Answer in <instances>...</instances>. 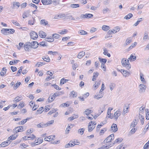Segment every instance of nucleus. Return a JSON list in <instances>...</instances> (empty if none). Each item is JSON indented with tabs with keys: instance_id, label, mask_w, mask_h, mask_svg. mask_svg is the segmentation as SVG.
Wrapping results in <instances>:
<instances>
[{
	"instance_id": "obj_9",
	"label": "nucleus",
	"mask_w": 149,
	"mask_h": 149,
	"mask_svg": "<svg viewBox=\"0 0 149 149\" xmlns=\"http://www.w3.org/2000/svg\"><path fill=\"white\" fill-rule=\"evenodd\" d=\"M119 70L122 73L123 76L125 77H128L131 74L130 72L121 69L120 70Z\"/></svg>"
},
{
	"instance_id": "obj_3",
	"label": "nucleus",
	"mask_w": 149,
	"mask_h": 149,
	"mask_svg": "<svg viewBox=\"0 0 149 149\" xmlns=\"http://www.w3.org/2000/svg\"><path fill=\"white\" fill-rule=\"evenodd\" d=\"M96 124V123L95 121H90L88 124V130L89 132L92 131L95 127Z\"/></svg>"
},
{
	"instance_id": "obj_6",
	"label": "nucleus",
	"mask_w": 149,
	"mask_h": 149,
	"mask_svg": "<svg viewBox=\"0 0 149 149\" xmlns=\"http://www.w3.org/2000/svg\"><path fill=\"white\" fill-rule=\"evenodd\" d=\"M30 36L31 38L34 40H36L38 37L37 33L33 31H32L30 33Z\"/></svg>"
},
{
	"instance_id": "obj_45",
	"label": "nucleus",
	"mask_w": 149,
	"mask_h": 149,
	"mask_svg": "<svg viewBox=\"0 0 149 149\" xmlns=\"http://www.w3.org/2000/svg\"><path fill=\"white\" fill-rule=\"evenodd\" d=\"M25 106V104L23 102H20L18 106L17 107L19 109H21Z\"/></svg>"
},
{
	"instance_id": "obj_49",
	"label": "nucleus",
	"mask_w": 149,
	"mask_h": 149,
	"mask_svg": "<svg viewBox=\"0 0 149 149\" xmlns=\"http://www.w3.org/2000/svg\"><path fill=\"white\" fill-rule=\"evenodd\" d=\"M12 22L15 25L18 26H20V24L19 23V22L17 21L13 20H11Z\"/></svg>"
},
{
	"instance_id": "obj_23",
	"label": "nucleus",
	"mask_w": 149,
	"mask_h": 149,
	"mask_svg": "<svg viewBox=\"0 0 149 149\" xmlns=\"http://www.w3.org/2000/svg\"><path fill=\"white\" fill-rule=\"evenodd\" d=\"M41 2L44 5L49 4L52 2L51 0H42Z\"/></svg>"
},
{
	"instance_id": "obj_56",
	"label": "nucleus",
	"mask_w": 149,
	"mask_h": 149,
	"mask_svg": "<svg viewBox=\"0 0 149 149\" xmlns=\"http://www.w3.org/2000/svg\"><path fill=\"white\" fill-rule=\"evenodd\" d=\"M133 16V15L132 14L130 13L127 15L125 16L124 17V18L126 19H130Z\"/></svg>"
},
{
	"instance_id": "obj_32",
	"label": "nucleus",
	"mask_w": 149,
	"mask_h": 149,
	"mask_svg": "<svg viewBox=\"0 0 149 149\" xmlns=\"http://www.w3.org/2000/svg\"><path fill=\"white\" fill-rule=\"evenodd\" d=\"M70 97H76L77 95V93L74 91H72L70 93Z\"/></svg>"
},
{
	"instance_id": "obj_10",
	"label": "nucleus",
	"mask_w": 149,
	"mask_h": 149,
	"mask_svg": "<svg viewBox=\"0 0 149 149\" xmlns=\"http://www.w3.org/2000/svg\"><path fill=\"white\" fill-rule=\"evenodd\" d=\"M93 16V15L91 14H81L80 17L81 19L89 18Z\"/></svg>"
},
{
	"instance_id": "obj_13",
	"label": "nucleus",
	"mask_w": 149,
	"mask_h": 149,
	"mask_svg": "<svg viewBox=\"0 0 149 149\" xmlns=\"http://www.w3.org/2000/svg\"><path fill=\"white\" fill-rule=\"evenodd\" d=\"M31 48L33 49H36L39 45V44L36 41H33L30 42Z\"/></svg>"
},
{
	"instance_id": "obj_28",
	"label": "nucleus",
	"mask_w": 149,
	"mask_h": 149,
	"mask_svg": "<svg viewBox=\"0 0 149 149\" xmlns=\"http://www.w3.org/2000/svg\"><path fill=\"white\" fill-rule=\"evenodd\" d=\"M111 146L109 143H107L106 144L100 148L101 149H108Z\"/></svg>"
},
{
	"instance_id": "obj_60",
	"label": "nucleus",
	"mask_w": 149,
	"mask_h": 149,
	"mask_svg": "<svg viewBox=\"0 0 149 149\" xmlns=\"http://www.w3.org/2000/svg\"><path fill=\"white\" fill-rule=\"evenodd\" d=\"M73 146V144L72 143L71 141H70L69 143L66 144L65 146V148H68Z\"/></svg>"
},
{
	"instance_id": "obj_26",
	"label": "nucleus",
	"mask_w": 149,
	"mask_h": 149,
	"mask_svg": "<svg viewBox=\"0 0 149 149\" xmlns=\"http://www.w3.org/2000/svg\"><path fill=\"white\" fill-rule=\"evenodd\" d=\"M118 128L116 124H113L111 126V130L114 132L118 130Z\"/></svg>"
},
{
	"instance_id": "obj_17",
	"label": "nucleus",
	"mask_w": 149,
	"mask_h": 149,
	"mask_svg": "<svg viewBox=\"0 0 149 149\" xmlns=\"http://www.w3.org/2000/svg\"><path fill=\"white\" fill-rule=\"evenodd\" d=\"M14 130L15 131V132L16 133H17L19 132H22L24 131L23 127L21 126L15 127L14 129Z\"/></svg>"
},
{
	"instance_id": "obj_39",
	"label": "nucleus",
	"mask_w": 149,
	"mask_h": 149,
	"mask_svg": "<svg viewBox=\"0 0 149 149\" xmlns=\"http://www.w3.org/2000/svg\"><path fill=\"white\" fill-rule=\"evenodd\" d=\"M18 136L17 135H11L8 138V140L9 141L10 140H14Z\"/></svg>"
},
{
	"instance_id": "obj_52",
	"label": "nucleus",
	"mask_w": 149,
	"mask_h": 149,
	"mask_svg": "<svg viewBox=\"0 0 149 149\" xmlns=\"http://www.w3.org/2000/svg\"><path fill=\"white\" fill-rule=\"evenodd\" d=\"M92 112V110H90L89 109H87L85 110L84 111V113L85 114L87 115H88L89 114L91 113Z\"/></svg>"
},
{
	"instance_id": "obj_27",
	"label": "nucleus",
	"mask_w": 149,
	"mask_h": 149,
	"mask_svg": "<svg viewBox=\"0 0 149 149\" xmlns=\"http://www.w3.org/2000/svg\"><path fill=\"white\" fill-rule=\"evenodd\" d=\"M99 73L97 72H94L93 74V78L92 79V80L93 81H94L96 80V78L99 75Z\"/></svg>"
},
{
	"instance_id": "obj_30",
	"label": "nucleus",
	"mask_w": 149,
	"mask_h": 149,
	"mask_svg": "<svg viewBox=\"0 0 149 149\" xmlns=\"http://www.w3.org/2000/svg\"><path fill=\"white\" fill-rule=\"evenodd\" d=\"M85 55V52L83 51H82L79 53L77 55V57L79 58L80 59L84 56Z\"/></svg>"
},
{
	"instance_id": "obj_46",
	"label": "nucleus",
	"mask_w": 149,
	"mask_h": 149,
	"mask_svg": "<svg viewBox=\"0 0 149 149\" xmlns=\"http://www.w3.org/2000/svg\"><path fill=\"white\" fill-rule=\"evenodd\" d=\"M68 81V79H65L64 78H63L61 79L60 83V84L61 85H62L63 84H64L66 82Z\"/></svg>"
},
{
	"instance_id": "obj_4",
	"label": "nucleus",
	"mask_w": 149,
	"mask_h": 149,
	"mask_svg": "<svg viewBox=\"0 0 149 149\" xmlns=\"http://www.w3.org/2000/svg\"><path fill=\"white\" fill-rule=\"evenodd\" d=\"M147 88L146 84H141L138 86L139 91L140 93H142L145 92Z\"/></svg>"
},
{
	"instance_id": "obj_24",
	"label": "nucleus",
	"mask_w": 149,
	"mask_h": 149,
	"mask_svg": "<svg viewBox=\"0 0 149 149\" xmlns=\"http://www.w3.org/2000/svg\"><path fill=\"white\" fill-rule=\"evenodd\" d=\"M129 108V106L125 105L124 107L123 111V115H125L126 113L128 112V109Z\"/></svg>"
},
{
	"instance_id": "obj_34",
	"label": "nucleus",
	"mask_w": 149,
	"mask_h": 149,
	"mask_svg": "<svg viewBox=\"0 0 149 149\" xmlns=\"http://www.w3.org/2000/svg\"><path fill=\"white\" fill-rule=\"evenodd\" d=\"M10 143V142L8 141H4L2 143L1 145L2 147H4L8 145Z\"/></svg>"
},
{
	"instance_id": "obj_63",
	"label": "nucleus",
	"mask_w": 149,
	"mask_h": 149,
	"mask_svg": "<svg viewBox=\"0 0 149 149\" xmlns=\"http://www.w3.org/2000/svg\"><path fill=\"white\" fill-rule=\"evenodd\" d=\"M45 64V63H44L43 62H39L37 63L36 64V66L38 67H39L40 66H42V65Z\"/></svg>"
},
{
	"instance_id": "obj_25",
	"label": "nucleus",
	"mask_w": 149,
	"mask_h": 149,
	"mask_svg": "<svg viewBox=\"0 0 149 149\" xmlns=\"http://www.w3.org/2000/svg\"><path fill=\"white\" fill-rule=\"evenodd\" d=\"M7 70L6 67L3 68L0 72V75L2 77L4 76Z\"/></svg>"
},
{
	"instance_id": "obj_12",
	"label": "nucleus",
	"mask_w": 149,
	"mask_h": 149,
	"mask_svg": "<svg viewBox=\"0 0 149 149\" xmlns=\"http://www.w3.org/2000/svg\"><path fill=\"white\" fill-rule=\"evenodd\" d=\"M55 138L54 135H50L45 137L44 139L46 141H51L54 140Z\"/></svg>"
},
{
	"instance_id": "obj_53",
	"label": "nucleus",
	"mask_w": 149,
	"mask_h": 149,
	"mask_svg": "<svg viewBox=\"0 0 149 149\" xmlns=\"http://www.w3.org/2000/svg\"><path fill=\"white\" fill-rule=\"evenodd\" d=\"M137 125L136 120L134 121L131 124L130 127L131 128H134Z\"/></svg>"
},
{
	"instance_id": "obj_21",
	"label": "nucleus",
	"mask_w": 149,
	"mask_h": 149,
	"mask_svg": "<svg viewBox=\"0 0 149 149\" xmlns=\"http://www.w3.org/2000/svg\"><path fill=\"white\" fill-rule=\"evenodd\" d=\"M100 81L95 82L94 84L93 85V88L95 90L98 88L100 84Z\"/></svg>"
},
{
	"instance_id": "obj_50",
	"label": "nucleus",
	"mask_w": 149,
	"mask_h": 149,
	"mask_svg": "<svg viewBox=\"0 0 149 149\" xmlns=\"http://www.w3.org/2000/svg\"><path fill=\"white\" fill-rule=\"evenodd\" d=\"M137 129L135 128H132L129 132V134L130 135L134 134L136 131Z\"/></svg>"
},
{
	"instance_id": "obj_38",
	"label": "nucleus",
	"mask_w": 149,
	"mask_h": 149,
	"mask_svg": "<svg viewBox=\"0 0 149 149\" xmlns=\"http://www.w3.org/2000/svg\"><path fill=\"white\" fill-rule=\"evenodd\" d=\"M30 118H27L25 119H24L20 122L19 123V125H23L28 120H29V119H30Z\"/></svg>"
},
{
	"instance_id": "obj_37",
	"label": "nucleus",
	"mask_w": 149,
	"mask_h": 149,
	"mask_svg": "<svg viewBox=\"0 0 149 149\" xmlns=\"http://www.w3.org/2000/svg\"><path fill=\"white\" fill-rule=\"evenodd\" d=\"M110 29V27L108 26L103 25L102 26V29L104 31H107Z\"/></svg>"
},
{
	"instance_id": "obj_11",
	"label": "nucleus",
	"mask_w": 149,
	"mask_h": 149,
	"mask_svg": "<svg viewBox=\"0 0 149 149\" xmlns=\"http://www.w3.org/2000/svg\"><path fill=\"white\" fill-rule=\"evenodd\" d=\"M103 53L104 55L107 56L108 57H111V54L109 52L108 49L105 47H104L103 48Z\"/></svg>"
},
{
	"instance_id": "obj_64",
	"label": "nucleus",
	"mask_w": 149,
	"mask_h": 149,
	"mask_svg": "<svg viewBox=\"0 0 149 149\" xmlns=\"http://www.w3.org/2000/svg\"><path fill=\"white\" fill-rule=\"evenodd\" d=\"M55 99L53 95L50 96L48 99V102L49 103L52 102Z\"/></svg>"
},
{
	"instance_id": "obj_19",
	"label": "nucleus",
	"mask_w": 149,
	"mask_h": 149,
	"mask_svg": "<svg viewBox=\"0 0 149 149\" xmlns=\"http://www.w3.org/2000/svg\"><path fill=\"white\" fill-rule=\"evenodd\" d=\"M29 105L31 107H33L32 109L33 111L36 110L38 108V107L36 105H35V103L32 101L29 102Z\"/></svg>"
},
{
	"instance_id": "obj_42",
	"label": "nucleus",
	"mask_w": 149,
	"mask_h": 149,
	"mask_svg": "<svg viewBox=\"0 0 149 149\" xmlns=\"http://www.w3.org/2000/svg\"><path fill=\"white\" fill-rule=\"evenodd\" d=\"M78 33L81 35H86L88 34L87 32L82 30H80L78 31Z\"/></svg>"
},
{
	"instance_id": "obj_14",
	"label": "nucleus",
	"mask_w": 149,
	"mask_h": 149,
	"mask_svg": "<svg viewBox=\"0 0 149 149\" xmlns=\"http://www.w3.org/2000/svg\"><path fill=\"white\" fill-rule=\"evenodd\" d=\"M114 139V135L113 134H112L107 138L105 141L109 143V142H111Z\"/></svg>"
},
{
	"instance_id": "obj_18",
	"label": "nucleus",
	"mask_w": 149,
	"mask_h": 149,
	"mask_svg": "<svg viewBox=\"0 0 149 149\" xmlns=\"http://www.w3.org/2000/svg\"><path fill=\"white\" fill-rule=\"evenodd\" d=\"M139 77L140 80L143 84H146V82L144 78V75L141 73H140Z\"/></svg>"
},
{
	"instance_id": "obj_58",
	"label": "nucleus",
	"mask_w": 149,
	"mask_h": 149,
	"mask_svg": "<svg viewBox=\"0 0 149 149\" xmlns=\"http://www.w3.org/2000/svg\"><path fill=\"white\" fill-rule=\"evenodd\" d=\"M36 138L35 136L33 134H31L28 136V140H33Z\"/></svg>"
},
{
	"instance_id": "obj_20",
	"label": "nucleus",
	"mask_w": 149,
	"mask_h": 149,
	"mask_svg": "<svg viewBox=\"0 0 149 149\" xmlns=\"http://www.w3.org/2000/svg\"><path fill=\"white\" fill-rule=\"evenodd\" d=\"M39 36L41 38H45L47 36L45 33L42 31H40L39 32Z\"/></svg>"
},
{
	"instance_id": "obj_1",
	"label": "nucleus",
	"mask_w": 149,
	"mask_h": 149,
	"mask_svg": "<svg viewBox=\"0 0 149 149\" xmlns=\"http://www.w3.org/2000/svg\"><path fill=\"white\" fill-rule=\"evenodd\" d=\"M15 32V30L13 29H2L1 33L5 35H8L10 34H13Z\"/></svg>"
},
{
	"instance_id": "obj_22",
	"label": "nucleus",
	"mask_w": 149,
	"mask_h": 149,
	"mask_svg": "<svg viewBox=\"0 0 149 149\" xmlns=\"http://www.w3.org/2000/svg\"><path fill=\"white\" fill-rule=\"evenodd\" d=\"M20 6V3L17 2H13V8L18 9Z\"/></svg>"
},
{
	"instance_id": "obj_41",
	"label": "nucleus",
	"mask_w": 149,
	"mask_h": 149,
	"mask_svg": "<svg viewBox=\"0 0 149 149\" xmlns=\"http://www.w3.org/2000/svg\"><path fill=\"white\" fill-rule=\"evenodd\" d=\"M43 111V107H40L37 111L36 114H41Z\"/></svg>"
},
{
	"instance_id": "obj_44",
	"label": "nucleus",
	"mask_w": 149,
	"mask_h": 149,
	"mask_svg": "<svg viewBox=\"0 0 149 149\" xmlns=\"http://www.w3.org/2000/svg\"><path fill=\"white\" fill-rule=\"evenodd\" d=\"M78 116L77 115H74L72 116L69 117L68 120H72L74 119L77 118H78Z\"/></svg>"
},
{
	"instance_id": "obj_57",
	"label": "nucleus",
	"mask_w": 149,
	"mask_h": 149,
	"mask_svg": "<svg viewBox=\"0 0 149 149\" xmlns=\"http://www.w3.org/2000/svg\"><path fill=\"white\" fill-rule=\"evenodd\" d=\"M58 53L57 52H52V51H49L47 52V54L49 55H56Z\"/></svg>"
},
{
	"instance_id": "obj_59",
	"label": "nucleus",
	"mask_w": 149,
	"mask_h": 149,
	"mask_svg": "<svg viewBox=\"0 0 149 149\" xmlns=\"http://www.w3.org/2000/svg\"><path fill=\"white\" fill-rule=\"evenodd\" d=\"M143 20V18H139L138 19L137 21L134 24V25L135 26H137L139 24V22L142 21Z\"/></svg>"
},
{
	"instance_id": "obj_16",
	"label": "nucleus",
	"mask_w": 149,
	"mask_h": 149,
	"mask_svg": "<svg viewBox=\"0 0 149 149\" xmlns=\"http://www.w3.org/2000/svg\"><path fill=\"white\" fill-rule=\"evenodd\" d=\"M106 105L104 104L101 105L99 108V113L101 114L106 109Z\"/></svg>"
},
{
	"instance_id": "obj_8",
	"label": "nucleus",
	"mask_w": 149,
	"mask_h": 149,
	"mask_svg": "<svg viewBox=\"0 0 149 149\" xmlns=\"http://www.w3.org/2000/svg\"><path fill=\"white\" fill-rule=\"evenodd\" d=\"M42 141V139L41 138H37L34 142L32 143L31 144L32 146H34L35 145H37L41 143Z\"/></svg>"
},
{
	"instance_id": "obj_47",
	"label": "nucleus",
	"mask_w": 149,
	"mask_h": 149,
	"mask_svg": "<svg viewBox=\"0 0 149 149\" xmlns=\"http://www.w3.org/2000/svg\"><path fill=\"white\" fill-rule=\"evenodd\" d=\"M35 19L34 18H33L28 21V24L30 25H33L35 22Z\"/></svg>"
},
{
	"instance_id": "obj_15",
	"label": "nucleus",
	"mask_w": 149,
	"mask_h": 149,
	"mask_svg": "<svg viewBox=\"0 0 149 149\" xmlns=\"http://www.w3.org/2000/svg\"><path fill=\"white\" fill-rule=\"evenodd\" d=\"M24 48L25 50L26 51H29L30 48L31 47L30 42H27L24 45Z\"/></svg>"
},
{
	"instance_id": "obj_55",
	"label": "nucleus",
	"mask_w": 149,
	"mask_h": 149,
	"mask_svg": "<svg viewBox=\"0 0 149 149\" xmlns=\"http://www.w3.org/2000/svg\"><path fill=\"white\" fill-rule=\"evenodd\" d=\"M21 83L20 82H17L14 86L13 88L15 90L20 85Z\"/></svg>"
},
{
	"instance_id": "obj_36",
	"label": "nucleus",
	"mask_w": 149,
	"mask_h": 149,
	"mask_svg": "<svg viewBox=\"0 0 149 149\" xmlns=\"http://www.w3.org/2000/svg\"><path fill=\"white\" fill-rule=\"evenodd\" d=\"M24 46V44L22 42L19 43L18 45H17L16 47L18 50H20Z\"/></svg>"
},
{
	"instance_id": "obj_29",
	"label": "nucleus",
	"mask_w": 149,
	"mask_h": 149,
	"mask_svg": "<svg viewBox=\"0 0 149 149\" xmlns=\"http://www.w3.org/2000/svg\"><path fill=\"white\" fill-rule=\"evenodd\" d=\"M37 127L38 128H43L46 127V125L43 123H40L37 125Z\"/></svg>"
},
{
	"instance_id": "obj_2",
	"label": "nucleus",
	"mask_w": 149,
	"mask_h": 149,
	"mask_svg": "<svg viewBox=\"0 0 149 149\" xmlns=\"http://www.w3.org/2000/svg\"><path fill=\"white\" fill-rule=\"evenodd\" d=\"M129 60H127L124 58L121 61L122 65L128 70L130 69L131 68V65L130 64Z\"/></svg>"
},
{
	"instance_id": "obj_51",
	"label": "nucleus",
	"mask_w": 149,
	"mask_h": 149,
	"mask_svg": "<svg viewBox=\"0 0 149 149\" xmlns=\"http://www.w3.org/2000/svg\"><path fill=\"white\" fill-rule=\"evenodd\" d=\"M136 56L132 54L130 56V58H129V60L131 61H133L136 60Z\"/></svg>"
},
{
	"instance_id": "obj_54",
	"label": "nucleus",
	"mask_w": 149,
	"mask_h": 149,
	"mask_svg": "<svg viewBox=\"0 0 149 149\" xmlns=\"http://www.w3.org/2000/svg\"><path fill=\"white\" fill-rule=\"evenodd\" d=\"M99 60L100 62L104 64H105L107 61V60L106 58H102L100 57L99 58Z\"/></svg>"
},
{
	"instance_id": "obj_43",
	"label": "nucleus",
	"mask_w": 149,
	"mask_h": 149,
	"mask_svg": "<svg viewBox=\"0 0 149 149\" xmlns=\"http://www.w3.org/2000/svg\"><path fill=\"white\" fill-rule=\"evenodd\" d=\"M122 138H118L115 140L113 144H114L116 143H119L122 141Z\"/></svg>"
},
{
	"instance_id": "obj_5",
	"label": "nucleus",
	"mask_w": 149,
	"mask_h": 149,
	"mask_svg": "<svg viewBox=\"0 0 149 149\" xmlns=\"http://www.w3.org/2000/svg\"><path fill=\"white\" fill-rule=\"evenodd\" d=\"M120 30V28L119 26H116L112 30H110L108 31V33L109 34L115 33L119 32Z\"/></svg>"
},
{
	"instance_id": "obj_33",
	"label": "nucleus",
	"mask_w": 149,
	"mask_h": 149,
	"mask_svg": "<svg viewBox=\"0 0 149 149\" xmlns=\"http://www.w3.org/2000/svg\"><path fill=\"white\" fill-rule=\"evenodd\" d=\"M40 24L41 25L45 26L48 24V22L46 20L42 19L40 20Z\"/></svg>"
},
{
	"instance_id": "obj_31",
	"label": "nucleus",
	"mask_w": 149,
	"mask_h": 149,
	"mask_svg": "<svg viewBox=\"0 0 149 149\" xmlns=\"http://www.w3.org/2000/svg\"><path fill=\"white\" fill-rule=\"evenodd\" d=\"M65 16V15L64 14H58L56 15L54 17V18L55 19H59L64 17Z\"/></svg>"
},
{
	"instance_id": "obj_7",
	"label": "nucleus",
	"mask_w": 149,
	"mask_h": 149,
	"mask_svg": "<svg viewBox=\"0 0 149 149\" xmlns=\"http://www.w3.org/2000/svg\"><path fill=\"white\" fill-rule=\"evenodd\" d=\"M121 112L120 110H118L114 113L113 115V118L115 120H117L118 118L121 115Z\"/></svg>"
},
{
	"instance_id": "obj_48",
	"label": "nucleus",
	"mask_w": 149,
	"mask_h": 149,
	"mask_svg": "<svg viewBox=\"0 0 149 149\" xmlns=\"http://www.w3.org/2000/svg\"><path fill=\"white\" fill-rule=\"evenodd\" d=\"M85 131V128H80L78 130V133L80 135H82L84 134V131Z\"/></svg>"
},
{
	"instance_id": "obj_35",
	"label": "nucleus",
	"mask_w": 149,
	"mask_h": 149,
	"mask_svg": "<svg viewBox=\"0 0 149 149\" xmlns=\"http://www.w3.org/2000/svg\"><path fill=\"white\" fill-rule=\"evenodd\" d=\"M139 115H141L142 114H144L145 112V107H141L139 109Z\"/></svg>"
},
{
	"instance_id": "obj_61",
	"label": "nucleus",
	"mask_w": 149,
	"mask_h": 149,
	"mask_svg": "<svg viewBox=\"0 0 149 149\" xmlns=\"http://www.w3.org/2000/svg\"><path fill=\"white\" fill-rule=\"evenodd\" d=\"M72 125L68 124V125L65 131V132L67 133H68L69 132L70 130L71 129V126Z\"/></svg>"
},
{
	"instance_id": "obj_40",
	"label": "nucleus",
	"mask_w": 149,
	"mask_h": 149,
	"mask_svg": "<svg viewBox=\"0 0 149 149\" xmlns=\"http://www.w3.org/2000/svg\"><path fill=\"white\" fill-rule=\"evenodd\" d=\"M45 40L46 41L49 42H52L54 40V38L50 37L49 38H46L45 39Z\"/></svg>"
},
{
	"instance_id": "obj_62",
	"label": "nucleus",
	"mask_w": 149,
	"mask_h": 149,
	"mask_svg": "<svg viewBox=\"0 0 149 149\" xmlns=\"http://www.w3.org/2000/svg\"><path fill=\"white\" fill-rule=\"evenodd\" d=\"M54 120H51L48 121L47 123H45V124L46 125V127L50 125H51L53 124L54 123Z\"/></svg>"
}]
</instances>
